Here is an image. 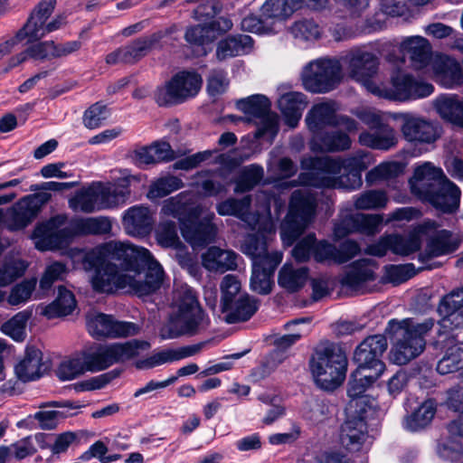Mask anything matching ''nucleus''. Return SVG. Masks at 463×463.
Instances as JSON below:
<instances>
[{"label":"nucleus","instance_id":"obj_40","mask_svg":"<svg viewBox=\"0 0 463 463\" xmlns=\"http://www.w3.org/2000/svg\"><path fill=\"white\" fill-rule=\"evenodd\" d=\"M253 47V39L245 34L228 36L221 40L216 47V59L220 61L249 53Z\"/></svg>","mask_w":463,"mask_h":463},{"label":"nucleus","instance_id":"obj_57","mask_svg":"<svg viewBox=\"0 0 463 463\" xmlns=\"http://www.w3.org/2000/svg\"><path fill=\"white\" fill-rule=\"evenodd\" d=\"M26 268V263L22 260L5 258L0 264V287H6L22 277Z\"/></svg>","mask_w":463,"mask_h":463},{"label":"nucleus","instance_id":"obj_20","mask_svg":"<svg viewBox=\"0 0 463 463\" xmlns=\"http://www.w3.org/2000/svg\"><path fill=\"white\" fill-rule=\"evenodd\" d=\"M402 124L401 131L403 137L413 144H432L436 142L442 133L439 123L411 113L402 116Z\"/></svg>","mask_w":463,"mask_h":463},{"label":"nucleus","instance_id":"obj_21","mask_svg":"<svg viewBox=\"0 0 463 463\" xmlns=\"http://www.w3.org/2000/svg\"><path fill=\"white\" fill-rule=\"evenodd\" d=\"M50 195H28L15 203L6 213L5 222L10 231H18L25 228L37 216L42 204L47 202Z\"/></svg>","mask_w":463,"mask_h":463},{"label":"nucleus","instance_id":"obj_44","mask_svg":"<svg viewBox=\"0 0 463 463\" xmlns=\"http://www.w3.org/2000/svg\"><path fill=\"white\" fill-rule=\"evenodd\" d=\"M433 68L447 88H453L463 82V71L460 63L449 56H438L434 61Z\"/></svg>","mask_w":463,"mask_h":463},{"label":"nucleus","instance_id":"obj_24","mask_svg":"<svg viewBox=\"0 0 463 463\" xmlns=\"http://www.w3.org/2000/svg\"><path fill=\"white\" fill-rule=\"evenodd\" d=\"M314 250V260L319 263L328 264L345 263L360 252L359 245L351 240H346L339 247H336L326 241H317L316 239Z\"/></svg>","mask_w":463,"mask_h":463},{"label":"nucleus","instance_id":"obj_32","mask_svg":"<svg viewBox=\"0 0 463 463\" xmlns=\"http://www.w3.org/2000/svg\"><path fill=\"white\" fill-rule=\"evenodd\" d=\"M240 259L232 250L213 246L202 255V264L209 271L224 273L227 270H235Z\"/></svg>","mask_w":463,"mask_h":463},{"label":"nucleus","instance_id":"obj_28","mask_svg":"<svg viewBox=\"0 0 463 463\" xmlns=\"http://www.w3.org/2000/svg\"><path fill=\"white\" fill-rule=\"evenodd\" d=\"M438 310L443 316L440 327L448 331L463 327V286L443 297Z\"/></svg>","mask_w":463,"mask_h":463},{"label":"nucleus","instance_id":"obj_37","mask_svg":"<svg viewBox=\"0 0 463 463\" xmlns=\"http://www.w3.org/2000/svg\"><path fill=\"white\" fill-rule=\"evenodd\" d=\"M42 360L43 354L38 348L34 346L26 347L24 357L14 367L17 378L24 383L38 379L43 372V364Z\"/></svg>","mask_w":463,"mask_h":463},{"label":"nucleus","instance_id":"obj_6","mask_svg":"<svg viewBox=\"0 0 463 463\" xmlns=\"http://www.w3.org/2000/svg\"><path fill=\"white\" fill-rule=\"evenodd\" d=\"M389 326L395 334V342L390 351V361L403 365L420 356L426 348V335L434 326V319L421 323L412 319L391 320Z\"/></svg>","mask_w":463,"mask_h":463},{"label":"nucleus","instance_id":"obj_10","mask_svg":"<svg viewBox=\"0 0 463 463\" xmlns=\"http://www.w3.org/2000/svg\"><path fill=\"white\" fill-rule=\"evenodd\" d=\"M150 344L146 341L132 339L126 343H114L99 345L95 351L83 352L88 372L105 370L114 364L123 363L139 355L147 350Z\"/></svg>","mask_w":463,"mask_h":463},{"label":"nucleus","instance_id":"obj_22","mask_svg":"<svg viewBox=\"0 0 463 463\" xmlns=\"http://www.w3.org/2000/svg\"><path fill=\"white\" fill-rule=\"evenodd\" d=\"M387 346L388 343L384 335H370L356 347L354 360L358 364V367L383 373L385 365L381 361V357L387 349Z\"/></svg>","mask_w":463,"mask_h":463},{"label":"nucleus","instance_id":"obj_7","mask_svg":"<svg viewBox=\"0 0 463 463\" xmlns=\"http://www.w3.org/2000/svg\"><path fill=\"white\" fill-rule=\"evenodd\" d=\"M129 192L116 184L94 182L76 192L69 200L73 212L91 213L117 208L126 203Z\"/></svg>","mask_w":463,"mask_h":463},{"label":"nucleus","instance_id":"obj_13","mask_svg":"<svg viewBox=\"0 0 463 463\" xmlns=\"http://www.w3.org/2000/svg\"><path fill=\"white\" fill-rule=\"evenodd\" d=\"M437 228L438 224L434 221H426L421 226L422 231H434V233L430 236L424 252L419 254V261L422 264L419 270L438 268L439 264L430 260L433 258L453 253L461 244L458 236L448 230L437 231Z\"/></svg>","mask_w":463,"mask_h":463},{"label":"nucleus","instance_id":"obj_33","mask_svg":"<svg viewBox=\"0 0 463 463\" xmlns=\"http://www.w3.org/2000/svg\"><path fill=\"white\" fill-rule=\"evenodd\" d=\"M359 143L373 149L389 150L397 145L398 137L394 128L385 123L363 131L359 135Z\"/></svg>","mask_w":463,"mask_h":463},{"label":"nucleus","instance_id":"obj_49","mask_svg":"<svg viewBox=\"0 0 463 463\" xmlns=\"http://www.w3.org/2000/svg\"><path fill=\"white\" fill-rule=\"evenodd\" d=\"M66 15L59 14L52 21L48 24H44L43 26L41 24H33V20L27 22L24 27L16 33V38L20 41L27 39L28 43H33L44 37L47 33L54 32L61 28L65 24Z\"/></svg>","mask_w":463,"mask_h":463},{"label":"nucleus","instance_id":"obj_26","mask_svg":"<svg viewBox=\"0 0 463 463\" xmlns=\"http://www.w3.org/2000/svg\"><path fill=\"white\" fill-rule=\"evenodd\" d=\"M64 217L59 215L50 222L38 225L33 234L35 247L40 250L59 249L68 241L69 231L65 228L56 229L57 223H61Z\"/></svg>","mask_w":463,"mask_h":463},{"label":"nucleus","instance_id":"obj_39","mask_svg":"<svg viewBox=\"0 0 463 463\" xmlns=\"http://www.w3.org/2000/svg\"><path fill=\"white\" fill-rule=\"evenodd\" d=\"M401 51L409 54L412 66L423 69L430 61L431 48L429 42L421 36L407 37L401 43Z\"/></svg>","mask_w":463,"mask_h":463},{"label":"nucleus","instance_id":"obj_30","mask_svg":"<svg viewBox=\"0 0 463 463\" xmlns=\"http://www.w3.org/2000/svg\"><path fill=\"white\" fill-rule=\"evenodd\" d=\"M338 105L333 100L315 104L307 112L305 121L312 134H317L326 126L335 127Z\"/></svg>","mask_w":463,"mask_h":463},{"label":"nucleus","instance_id":"obj_60","mask_svg":"<svg viewBox=\"0 0 463 463\" xmlns=\"http://www.w3.org/2000/svg\"><path fill=\"white\" fill-rule=\"evenodd\" d=\"M387 203L388 197L384 191L368 190L356 195L354 207L358 210L382 209L386 206Z\"/></svg>","mask_w":463,"mask_h":463},{"label":"nucleus","instance_id":"obj_19","mask_svg":"<svg viewBox=\"0 0 463 463\" xmlns=\"http://www.w3.org/2000/svg\"><path fill=\"white\" fill-rule=\"evenodd\" d=\"M345 411L346 420L340 429V443L348 451L357 452L371 443L365 421L366 411L363 407L357 411H349L348 409Z\"/></svg>","mask_w":463,"mask_h":463},{"label":"nucleus","instance_id":"obj_58","mask_svg":"<svg viewBox=\"0 0 463 463\" xmlns=\"http://www.w3.org/2000/svg\"><path fill=\"white\" fill-rule=\"evenodd\" d=\"M262 17L270 23L273 28L276 22L282 21L292 14L290 7L285 0H267L260 8Z\"/></svg>","mask_w":463,"mask_h":463},{"label":"nucleus","instance_id":"obj_23","mask_svg":"<svg viewBox=\"0 0 463 463\" xmlns=\"http://www.w3.org/2000/svg\"><path fill=\"white\" fill-rule=\"evenodd\" d=\"M161 219L173 217L180 222V228L184 222L190 219H196L202 214V206L195 203V196L193 193L183 192L163 202L160 211Z\"/></svg>","mask_w":463,"mask_h":463},{"label":"nucleus","instance_id":"obj_14","mask_svg":"<svg viewBox=\"0 0 463 463\" xmlns=\"http://www.w3.org/2000/svg\"><path fill=\"white\" fill-rule=\"evenodd\" d=\"M341 61L353 80L361 82L374 95L383 94L382 88L372 81L379 66V60L375 54L364 49H354L343 56Z\"/></svg>","mask_w":463,"mask_h":463},{"label":"nucleus","instance_id":"obj_51","mask_svg":"<svg viewBox=\"0 0 463 463\" xmlns=\"http://www.w3.org/2000/svg\"><path fill=\"white\" fill-rule=\"evenodd\" d=\"M76 307V300L71 291L59 287L56 299L46 306L43 314L49 319L70 315Z\"/></svg>","mask_w":463,"mask_h":463},{"label":"nucleus","instance_id":"obj_56","mask_svg":"<svg viewBox=\"0 0 463 463\" xmlns=\"http://www.w3.org/2000/svg\"><path fill=\"white\" fill-rule=\"evenodd\" d=\"M183 186L184 183L180 178L174 175L163 176L151 184L147 193V197L150 200L162 198Z\"/></svg>","mask_w":463,"mask_h":463},{"label":"nucleus","instance_id":"obj_36","mask_svg":"<svg viewBox=\"0 0 463 463\" xmlns=\"http://www.w3.org/2000/svg\"><path fill=\"white\" fill-rule=\"evenodd\" d=\"M278 103L286 124L292 128H296L307 105V96L302 92L289 91L282 94Z\"/></svg>","mask_w":463,"mask_h":463},{"label":"nucleus","instance_id":"obj_48","mask_svg":"<svg viewBox=\"0 0 463 463\" xmlns=\"http://www.w3.org/2000/svg\"><path fill=\"white\" fill-rule=\"evenodd\" d=\"M333 411V404L326 398L315 396L305 402L302 408V415L311 424H319L330 418Z\"/></svg>","mask_w":463,"mask_h":463},{"label":"nucleus","instance_id":"obj_64","mask_svg":"<svg viewBox=\"0 0 463 463\" xmlns=\"http://www.w3.org/2000/svg\"><path fill=\"white\" fill-rule=\"evenodd\" d=\"M110 110L102 102H96L83 114V124L89 129L99 128L109 118Z\"/></svg>","mask_w":463,"mask_h":463},{"label":"nucleus","instance_id":"obj_38","mask_svg":"<svg viewBox=\"0 0 463 463\" xmlns=\"http://www.w3.org/2000/svg\"><path fill=\"white\" fill-rule=\"evenodd\" d=\"M401 51L409 54L412 66L423 69L430 61L431 48L429 42L421 36L407 37L401 43Z\"/></svg>","mask_w":463,"mask_h":463},{"label":"nucleus","instance_id":"obj_15","mask_svg":"<svg viewBox=\"0 0 463 463\" xmlns=\"http://www.w3.org/2000/svg\"><path fill=\"white\" fill-rule=\"evenodd\" d=\"M433 91L432 84L410 73L398 71L391 76V88H382L383 94L378 96L393 100L407 101L427 98Z\"/></svg>","mask_w":463,"mask_h":463},{"label":"nucleus","instance_id":"obj_61","mask_svg":"<svg viewBox=\"0 0 463 463\" xmlns=\"http://www.w3.org/2000/svg\"><path fill=\"white\" fill-rule=\"evenodd\" d=\"M263 168L258 165L245 167L236 181L235 193H245L253 189L263 177Z\"/></svg>","mask_w":463,"mask_h":463},{"label":"nucleus","instance_id":"obj_47","mask_svg":"<svg viewBox=\"0 0 463 463\" xmlns=\"http://www.w3.org/2000/svg\"><path fill=\"white\" fill-rule=\"evenodd\" d=\"M318 148L325 152H339L351 146L349 136L341 130H322L313 135Z\"/></svg>","mask_w":463,"mask_h":463},{"label":"nucleus","instance_id":"obj_34","mask_svg":"<svg viewBox=\"0 0 463 463\" xmlns=\"http://www.w3.org/2000/svg\"><path fill=\"white\" fill-rule=\"evenodd\" d=\"M374 269L375 266L371 260L362 259L354 261L342 277L341 285L349 289L360 291L365 282L375 279Z\"/></svg>","mask_w":463,"mask_h":463},{"label":"nucleus","instance_id":"obj_27","mask_svg":"<svg viewBox=\"0 0 463 463\" xmlns=\"http://www.w3.org/2000/svg\"><path fill=\"white\" fill-rule=\"evenodd\" d=\"M154 212L145 205H134L124 212L122 224L126 232L133 237H146L153 230Z\"/></svg>","mask_w":463,"mask_h":463},{"label":"nucleus","instance_id":"obj_9","mask_svg":"<svg viewBox=\"0 0 463 463\" xmlns=\"http://www.w3.org/2000/svg\"><path fill=\"white\" fill-rule=\"evenodd\" d=\"M150 344L146 341L132 339L126 343H114L99 345L95 351L83 352L88 372L105 370L114 364L123 363L139 355L147 350Z\"/></svg>","mask_w":463,"mask_h":463},{"label":"nucleus","instance_id":"obj_52","mask_svg":"<svg viewBox=\"0 0 463 463\" xmlns=\"http://www.w3.org/2000/svg\"><path fill=\"white\" fill-rule=\"evenodd\" d=\"M111 229V220L106 216L81 218L73 222V230L80 235H105Z\"/></svg>","mask_w":463,"mask_h":463},{"label":"nucleus","instance_id":"obj_55","mask_svg":"<svg viewBox=\"0 0 463 463\" xmlns=\"http://www.w3.org/2000/svg\"><path fill=\"white\" fill-rule=\"evenodd\" d=\"M386 243L391 246V250L393 253L402 256L418 251L421 245L420 238L415 235H389L386 236Z\"/></svg>","mask_w":463,"mask_h":463},{"label":"nucleus","instance_id":"obj_42","mask_svg":"<svg viewBox=\"0 0 463 463\" xmlns=\"http://www.w3.org/2000/svg\"><path fill=\"white\" fill-rule=\"evenodd\" d=\"M281 260L282 255H275L270 262L252 264L250 288L261 295L269 294L271 291V278Z\"/></svg>","mask_w":463,"mask_h":463},{"label":"nucleus","instance_id":"obj_54","mask_svg":"<svg viewBox=\"0 0 463 463\" xmlns=\"http://www.w3.org/2000/svg\"><path fill=\"white\" fill-rule=\"evenodd\" d=\"M30 317L29 311L19 312L2 325L1 331L14 341L22 342L26 336L25 327Z\"/></svg>","mask_w":463,"mask_h":463},{"label":"nucleus","instance_id":"obj_63","mask_svg":"<svg viewBox=\"0 0 463 463\" xmlns=\"http://www.w3.org/2000/svg\"><path fill=\"white\" fill-rule=\"evenodd\" d=\"M402 172V166L397 162H385L375 166L366 174V182L373 184L396 177Z\"/></svg>","mask_w":463,"mask_h":463},{"label":"nucleus","instance_id":"obj_5","mask_svg":"<svg viewBox=\"0 0 463 463\" xmlns=\"http://www.w3.org/2000/svg\"><path fill=\"white\" fill-rule=\"evenodd\" d=\"M347 365L345 352L339 345L329 341L317 345L309 362L316 383L326 391H334L344 383Z\"/></svg>","mask_w":463,"mask_h":463},{"label":"nucleus","instance_id":"obj_50","mask_svg":"<svg viewBox=\"0 0 463 463\" xmlns=\"http://www.w3.org/2000/svg\"><path fill=\"white\" fill-rule=\"evenodd\" d=\"M309 269L286 263L279 272V285L289 292L299 290L307 282Z\"/></svg>","mask_w":463,"mask_h":463},{"label":"nucleus","instance_id":"obj_4","mask_svg":"<svg viewBox=\"0 0 463 463\" xmlns=\"http://www.w3.org/2000/svg\"><path fill=\"white\" fill-rule=\"evenodd\" d=\"M209 324L210 318L201 307L196 292L184 285L176 290L174 309L160 335L163 339L193 336L205 330Z\"/></svg>","mask_w":463,"mask_h":463},{"label":"nucleus","instance_id":"obj_53","mask_svg":"<svg viewBox=\"0 0 463 463\" xmlns=\"http://www.w3.org/2000/svg\"><path fill=\"white\" fill-rule=\"evenodd\" d=\"M436 413V405L432 400H427L405 420V428L418 431L428 426Z\"/></svg>","mask_w":463,"mask_h":463},{"label":"nucleus","instance_id":"obj_35","mask_svg":"<svg viewBox=\"0 0 463 463\" xmlns=\"http://www.w3.org/2000/svg\"><path fill=\"white\" fill-rule=\"evenodd\" d=\"M448 436L438 444L439 456L447 460L455 459L462 451L463 416L449 421L447 425Z\"/></svg>","mask_w":463,"mask_h":463},{"label":"nucleus","instance_id":"obj_2","mask_svg":"<svg viewBox=\"0 0 463 463\" xmlns=\"http://www.w3.org/2000/svg\"><path fill=\"white\" fill-rule=\"evenodd\" d=\"M369 164L364 151H357L344 159L310 156L301 161L302 168L308 171L301 173L298 181L305 186L356 190L363 184L362 172Z\"/></svg>","mask_w":463,"mask_h":463},{"label":"nucleus","instance_id":"obj_8","mask_svg":"<svg viewBox=\"0 0 463 463\" xmlns=\"http://www.w3.org/2000/svg\"><path fill=\"white\" fill-rule=\"evenodd\" d=\"M317 198L307 189L296 190L289 200L288 213L281 225L283 241L292 243L307 227L314 218Z\"/></svg>","mask_w":463,"mask_h":463},{"label":"nucleus","instance_id":"obj_1","mask_svg":"<svg viewBox=\"0 0 463 463\" xmlns=\"http://www.w3.org/2000/svg\"><path fill=\"white\" fill-rule=\"evenodd\" d=\"M85 269H95L91 279L98 292L126 289L137 296L156 292L163 284L165 272L150 251L143 247L109 241L88 251L83 257Z\"/></svg>","mask_w":463,"mask_h":463},{"label":"nucleus","instance_id":"obj_29","mask_svg":"<svg viewBox=\"0 0 463 463\" xmlns=\"http://www.w3.org/2000/svg\"><path fill=\"white\" fill-rule=\"evenodd\" d=\"M213 217V213H210L200 222L190 219L187 222H184L181 233L184 240L193 247H201L213 242L217 233V228L212 222Z\"/></svg>","mask_w":463,"mask_h":463},{"label":"nucleus","instance_id":"obj_45","mask_svg":"<svg viewBox=\"0 0 463 463\" xmlns=\"http://www.w3.org/2000/svg\"><path fill=\"white\" fill-rule=\"evenodd\" d=\"M225 321L235 324L249 320L258 310V301L248 294L222 308Z\"/></svg>","mask_w":463,"mask_h":463},{"label":"nucleus","instance_id":"obj_17","mask_svg":"<svg viewBox=\"0 0 463 463\" xmlns=\"http://www.w3.org/2000/svg\"><path fill=\"white\" fill-rule=\"evenodd\" d=\"M175 27L160 30L149 35L135 39L125 46H122L106 56L108 64L135 63L148 54V52L165 36L173 33Z\"/></svg>","mask_w":463,"mask_h":463},{"label":"nucleus","instance_id":"obj_18","mask_svg":"<svg viewBox=\"0 0 463 463\" xmlns=\"http://www.w3.org/2000/svg\"><path fill=\"white\" fill-rule=\"evenodd\" d=\"M86 326L90 335L96 339L128 337L139 331L135 323L119 321L103 313L89 314L86 317Z\"/></svg>","mask_w":463,"mask_h":463},{"label":"nucleus","instance_id":"obj_16","mask_svg":"<svg viewBox=\"0 0 463 463\" xmlns=\"http://www.w3.org/2000/svg\"><path fill=\"white\" fill-rule=\"evenodd\" d=\"M270 101L261 94L252 95L237 101V108L250 118L259 119L255 137L262 138L266 136L273 138L278 132V118L270 111Z\"/></svg>","mask_w":463,"mask_h":463},{"label":"nucleus","instance_id":"obj_11","mask_svg":"<svg viewBox=\"0 0 463 463\" xmlns=\"http://www.w3.org/2000/svg\"><path fill=\"white\" fill-rule=\"evenodd\" d=\"M342 63L334 58H320L306 65L302 72L303 86L312 93H326L340 80Z\"/></svg>","mask_w":463,"mask_h":463},{"label":"nucleus","instance_id":"obj_3","mask_svg":"<svg viewBox=\"0 0 463 463\" xmlns=\"http://www.w3.org/2000/svg\"><path fill=\"white\" fill-rule=\"evenodd\" d=\"M409 184L412 194L442 213H452L459 207V187L430 162L416 166Z\"/></svg>","mask_w":463,"mask_h":463},{"label":"nucleus","instance_id":"obj_59","mask_svg":"<svg viewBox=\"0 0 463 463\" xmlns=\"http://www.w3.org/2000/svg\"><path fill=\"white\" fill-rule=\"evenodd\" d=\"M85 372L88 371L84 357L82 354H80L62 361L56 371V374L61 381H71L83 374Z\"/></svg>","mask_w":463,"mask_h":463},{"label":"nucleus","instance_id":"obj_31","mask_svg":"<svg viewBox=\"0 0 463 463\" xmlns=\"http://www.w3.org/2000/svg\"><path fill=\"white\" fill-rule=\"evenodd\" d=\"M251 200L250 196L241 199L230 198L217 205V212L220 215H233L244 222L251 230L260 229V218L257 213L250 212Z\"/></svg>","mask_w":463,"mask_h":463},{"label":"nucleus","instance_id":"obj_62","mask_svg":"<svg viewBox=\"0 0 463 463\" xmlns=\"http://www.w3.org/2000/svg\"><path fill=\"white\" fill-rule=\"evenodd\" d=\"M321 27L313 19H303L291 26L294 38L302 42H312L321 36Z\"/></svg>","mask_w":463,"mask_h":463},{"label":"nucleus","instance_id":"obj_25","mask_svg":"<svg viewBox=\"0 0 463 463\" xmlns=\"http://www.w3.org/2000/svg\"><path fill=\"white\" fill-rule=\"evenodd\" d=\"M382 373L370 372L366 368L357 367L352 373L348 383L347 394L350 401L346 406L349 411H357L364 407L366 411L367 398L364 395L366 390L379 378Z\"/></svg>","mask_w":463,"mask_h":463},{"label":"nucleus","instance_id":"obj_43","mask_svg":"<svg viewBox=\"0 0 463 463\" xmlns=\"http://www.w3.org/2000/svg\"><path fill=\"white\" fill-rule=\"evenodd\" d=\"M434 108L442 119L463 128V99L441 95L434 100Z\"/></svg>","mask_w":463,"mask_h":463},{"label":"nucleus","instance_id":"obj_46","mask_svg":"<svg viewBox=\"0 0 463 463\" xmlns=\"http://www.w3.org/2000/svg\"><path fill=\"white\" fill-rule=\"evenodd\" d=\"M447 341L445 354L437 364V372L440 374L463 371V342L455 341L453 335Z\"/></svg>","mask_w":463,"mask_h":463},{"label":"nucleus","instance_id":"obj_12","mask_svg":"<svg viewBox=\"0 0 463 463\" xmlns=\"http://www.w3.org/2000/svg\"><path fill=\"white\" fill-rule=\"evenodd\" d=\"M203 80L194 71L176 73L165 86L157 89L155 99L159 106L182 103L194 97L201 89Z\"/></svg>","mask_w":463,"mask_h":463},{"label":"nucleus","instance_id":"obj_41","mask_svg":"<svg viewBox=\"0 0 463 463\" xmlns=\"http://www.w3.org/2000/svg\"><path fill=\"white\" fill-rule=\"evenodd\" d=\"M241 250L250 257L252 264L270 262L275 255H282L279 251H268L267 238L262 232L249 234L241 246Z\"/></svg>","mask_w":463,"mask_h":463}]
</instances>
